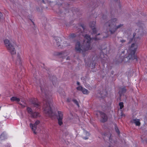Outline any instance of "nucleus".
<instances>
[{
	"label": "nucleus",
	"mask_w": 147,
	"mask_h": 147,
	"mask_svg": "<svg viewBox=\"0 0 147 147\" xmlns=\"http://www.w3.org/2000/svg\"><path fill=\"white\" fill-rule=\"evenodd\" d=\"M96 22L94 21L92 22H90L89 26L91 28L95 27Z\"/></svg>",
	"instance_id": "5701e85b"
},
{
	"label": "nucleus",
	"mask_w": 147,
	"mask_h": 147,
	"mask_svg": "<svg viewBox=\"0 0 147 147\" xmlns=\"http://www.w3.org/2000/svg\"><path fill=\"white\" fill-rule=\"evenodd\" d=\"M82 92L84 94H88L89 93V92L88 90L84 88H83Z\"/></svg>",
	"instance_id": "b1692460"
},
{
	"label": "nucleus",
	"mask_w": 147,
	"mask_h": 147,
	"mask_svg": "<svg viewBox=\"0 0 147 147\" xmlns=\"http://www.w3.org/2000/svg\"><path fill=\"white\" fill-rule=\"evenodd\" d=\"M91 38L90 36L86 34L84 37L83 45L80 44V41H77L75 45V49L78 53L82 52L84 56H85L84 52L90 49V46Z\"/></svg>",
	"instance_id": "f03ea898"
},
{
	"label": "nucleus",
	"mask_w": 147,
	"mask_h": 147,
	"mask_svg": "<svg viewBox=\"0 0 147 147\" xmlns=\"http://www.w3.org/2000/svg\"><path fill=\"white\" fill-rule=\"evenodd\" d=\"M114 73V71H112L111 72V74H112V75H113V74Z\"/></svg>",
	"instance_id": "4c0bfd02"
},
{
	"label": "nucleus",
	"mask_w": 147,
	"mask_h": 147,
	"mask_svg": "<svg viewBox=\"0 0 147 147\" xmlns=\"http://www.w3.org/2000/svg\"><path fill=\"white\" fill-rule=\"evenodd\" d=\"M92 29V34H96V33L97 31L96 30V28H95V27L93 28H91Z\"/></svg>",
	"instance_id": "bb28decb"
},
{
	"label": "nucleus",
	"mask_w": 147,
	"mask_h": 147,
	"mask_svg": "<svg viewBox=\"0 0 147 147\" xmlns=\"http://www.w3.org/2000/svg\"><path fill=\"white\" fill-rule=\"evenodd\" d=\"M16 63L17 64H21L22 63L21 58L20 57L19 55H18L17 59L16 61Z\"/></svg>",
	"instance_id": "412c9836"
},
{
	"label": "nucleus",
	"mask_w": 147,
	"mask_h": 147,
	"mask_svg": "<svg viewBox=\"0 0 147 147\" xmlns=\"http://www.w3.org/2000/svg\"><path fill=\"white\" fill-rule=\"evenodd\" d=\"M138 48V45L136 43H133L131 45L129 49L128 54V57L129 59L136 60L137 61V56L135 55V53Z\"/></svg>",
	"instance_id": "20e7f679"
},
{
	"label": "nucleus",
	"mask_w": 147,
	"mask_h": 147,
	"mask_svg": "<svg viewBox=\"0 0 147 147\" xmlns=\"http://www.w3.org/2000/svg\"><path fill=\"white\" fill-rule=\"evenodd\" d=\"M10 100L11 101H16L17 102H19L20 100V98H17V97L14 96L12 97L11 98Z\"/></svg>",
	"instance_id": "aec40b11"
},
{
	"label": "nucleus",
	"mask_w": 147,
	"mask_h": 147,
	"mask_svg": "<svg viewBox=\"0 0 147 147\" xmlns=\"http://www.w3.org/2000/svg\"><path fill=\"white\" fill-rule=\"evenodd\" d=\"M32 104L33 105V107H35L36 108L39 109L40 108V105L39 103L38 102L37 100L34 98L32 100Z\"/></svg>",
	"instance_id": "f8f14e48"
},
{
	"label": "nucleus",
	"mask_w": 147,
	"mask_h": 147,
	"mask_svg": "<svg viewBox=\"0 0 147 147\" xmlns=\"http://www.w3.org/2000/svg\"><path fill=\"white\" fill-rule=\"evenodd\" d=\"M7 139V136L4 132H3L0 136V139L1 140H4Z\"/></svg>",
	"instance_id": "a211bd4d"
},
{
	"label": "nucleus",
	"mask_w": 147,
	"mask_h": 147,
	"mask_svg": "<svg viewBox=\"0 0 147 147\" xmlns=\"http://www.w3.org/2000/svg\"><path fill=\"white\" fill-rule=\"evenodd\" d=\"M31 21H32V22L33 24L34 25V23L33 22H32V20H31Z\"/></svg>",
	"instance_id": "79ce46f5"
},
{
	"label": "nucleus",
	"mask_w": 147,
	"mask_h": 147,
	"mask_svg": "<svg viewBox=\"0 0 147 147\" xmlns=\"http://www.w3.org/2000/svg\"><path fill=\"white\" fill-rule=\"evenodd\" d=\"M99 113L101 117V121L102 123L106 122L108 120V117L107 115L101 111H99Z\"/></svg>",
	"instance_id": "6e6552de"
},
{
	"label": "nucleus",
	"mask_w": 147,
	"mask_h": 147,
	"mask_svg": "<svg viewBox=\"0 0 147 147\" xmlns=\"http://www.w3.org/2000/svg\"><path fill=\"white\" fill-rule=\"evenodd\" d=\"M115 1H117V0H114Z\"/></svg>",
	"instance_id": "c03bdc74"
},
{
	"label": "nucleus",
	"mask_w": 147,
	"mask_h": 147,
	"mask_svg": "<svg viewBox=\"0 0 147 147\" xmlns=\"http://www.w3.org/2000/svg\"><path fill=\"white\" fill-rule=\"evenodd\" d=\"M58 116L57 117L58 124L59 125H61L63 124L62 120L63 117V114L61 111H58Z\"/></svg>",
	"instance_id": "9b49d317"
},
{
	"label": "nucleus",
	"mask_w": 147,
	"mask_h": 147,
	"mask_svg": "<svg viewBox=\"0 0 147 147\" xmlns=\"http://www.w3.org/2000/svg\"><path fill=\"white\" fill-rule=\"evenodd\" d=\"M76 35L74 34H71L69 36L71 38H75L76 37Z\"/></svg>",
	"instance_id": "c756f323"
},
{
	"label": "nucleus",
	"mask_w": 147,
	"mask_h": 147,
	"mask_svg": "<svg viewBox=\"0 0 147 147\" xmlns=\"http://www.w3.org/2000/svg\"><path fill=\"white\" fill-rule=\"evenodd\" d=\"M115 131L119 135V134H120V131L118 129V127H117V126L116 125H115Z\"/></svg>",
	"instance_id": "a878e982"
},
{
	"label": "nucleus",
	"mask_w": 147,
	"mask_h": 147,
	"mask_svg": "<svg viewBox=\"0 0 147 147\" xmlns=\"http://www.w3.org/2000/svg\"><path fill=\"white\" fill-rule=\"evenodd\" d=\"M117 20V18H114L109 20L105 24V25L107 27V29L109 30L111 34L114 33L117 29L123 26V24H120L119 25L116 26V22Z\"/></svg>",
	"instance_id": "7ed1b4c3"
},
{
	"label": "nucleus",
	"mask_w": 147,
	"mask_h": 147,
	"mask_svg": "<svg viewBox=\"0 0 147 147\" xmlns=\"http://www.w3.org/2000/svg\"><path fill=\"white\" fill-rule=\"evenodd\" d=\"M42 2H43V3H45V1H44V0H42Z\"/></svg>",
	"instance_id": "a19ab883"
},
{
	"label": "nucleus",
	"mask_w": 147,
	"mask_h": 147,
	"mask_svg": "<svg viewBox=\"0 0 147 147\" xmlns=\"http://www.w3.org/2000/svg\"><path fill=\"white\" fill-rule=\"evenodd\" d=\"M21 106V107L23 108H24L25 107V106H24L23 105H22L21 103H18Z\"/></svg>",
	"instance_id": "473e14b6"
},
{
	"label": "nucleus",
	"mask_w": 147,
	"mask_h": 147,
	"mask_svg": "<svg viewBox=\"0 0 147 147\" xmlns=\"http://www.w3.org/2000/svg\"><path fill=\"white\" fill-rule=\"evenodd\" d=\"M70 101H71V99L70 98H68L67 99V102H70Z\"/></svg>",
	"instance_id": "72a5a7b5"
},
{
	"label": "nucleus",
	"mask_w": 147,
	"mask_h": 147,
	"mask_svg": "<svg viewBox=\"0 0 147 147\" xmlns=\"http://www.w3.org/2000/svg\"><path fill=\"white\" fill-rule=\"evenodd\" d=\"M40 116L39 113L38 112H33L31 115V117L33 118H36Z\"/></svg>",
	"instance_id": "f3484780"
},
{
	"label": "nucleus",
	"mask_w": 147,
	"mask_h": 147,
	"mask_svg": "<svg viewBox=\"0 0 147 147\" xmlns=\"http://www.w3.org/2000/svg\"><path fill=\"white\" fill-rule=\"evenodd\" d=\"M77 84L78 85H79L80 84V83L79 82H77Z\"/></svg>",
	"instance_id": "58836bf2"
},
{
	"label": "nucleus",
	"mask_w": 147,
	"mask_h": 147,
	"mask_svg": "<svg viewBox=\"0 0 147 147\" xmlns=\"http://www.w3.org/2000/svg\"><path fill=\"white\" fill-rule=\"evenodd\" d=\"M83 88L82 86H79L77 88V89L78 90L82 91Z\"/></svg>",
	"instance_id": "c85d7f7f"
},
{
	"label": "nucleus",
	"mask_w": 147,
	"mask_h": 147,
	"mask_svg": "<svg viewBox=\"0 0 147 147\" xmlns=\"http://www.w3.org/2000/svg\"><path fill=\"white\" fill-rule=\"evenodd\" d=\"M127 86H125L119 88V93L120 96L124 95V94L126 93L127 91Z\"/></svg>",
	"instance_id": "1a4fd4ad"
},
{
	"label": "nucleus",
	"mask_w": 147,
	"mask_h": 147,
	"mask_svg": "<svg viewBox=\"0 0 147 147\" xmlns=\"http://www.w3.org/2000/svg\"><path fill=\"white\" fill-rule=\"evenodd\" d=\"M131 122L133 123H134L137 126H140L141 123L140 122V120L138 119H134L131 120Z\"/></svg>",
	"instance_id": "2eb2a0df"
},
{
	"label": "nucleus",
	"mask_w": 147,
	"mask_h": 147,
	"mask_svg": "<svg viewBox=\"0 0 147 147\" xmlns=\"http://www.w3.org/2000/svg\"><path fill=\"white\" fill-rule=\"evenodd\" d=\"M120 41L122 43H123L125 42V40H121Z\"/></svg>",
	"instance_id": "f704fd0d"
},
{
	"label": "nucleus",
	"mask_w": 147,
	"mask_h": 147,
	"mask_svg": "<svg viewBox=\"0 0 147 147\" xmlns=\"http://www.w3.org/2000/svg\"><path fill=\"white\" fill-rule=\"evenodd\" d=\"M53 84L54 85H55L57 83V81L56 77L54 76H53L52 79Z\"/></svg>",
	"instance_id": "6ab92c4d"
},
{
	"label": "nucleus",
	"mask_w": 147,
	"mask_h": 147,
	"mask_svg": "<svg viewBox=\"0 0 147 147\" xmlns=\"http://www.w3.org/2000/svg\"><path fill=\"white\" fill-rule=\"evenodd\" d=\"M72 101L75 104L77 105L78 108L80 107V105L76 99H73L72 100Z\"/></svg>",
	"instance_id": "393cba45"
},
{
	"label": "nucleus",
	"mask_w": 147,
	"mask_h": 147,
	"mask_svg": "<svg viewBox=\"0 0 147 147\" xmlns=\"http://www.w3.org/2000/svg\"><path fill=\"white\" fill-rule=\"evenodd\" d=\"M3 14L0 12V20L3 19Z\"/></svg>",
	"instance_id": "7c9ffc66"
},
{
	"label": "nucleus",
	"mask_w": 147,
	"mask_h": 147,
	"mask_svg": "<svg viewBox=\"0 0 147 147\" xmlns=\"http://www.w3.org/2000/svg\"><path fill=\"white\" fill-rule=\"evenodd\" d=\"M98 94L99 95H98V97L103 98L107 96V93L106 90H103L102 91L100 92Z\"/></svg>",
	"instance_id": "ddd939ff"
},
{
	"label": "nucleus",
	"mask_w": 147,
	"mask_h": 147,
	"mask_svg": "<svg viewBox=\"0 0 147 147\" xmlns=\"http://www.w3.org/2000/svg\"><path fill=\"white\" fill-rule=\"evenodd\" d=\"M119 105L120 106V109H121L124 107L123 103V102H120L119 103Z\"/></svg>",
	"instance_id": "cd10ccee"
},
{
	"label": "nucleus",
	"mask_w": 147,
	"mask_h": 147,
	"mask_svg": "<svg viewBox=\"0 0 147 147\" xmlns=\"http://www.w3.org/2000/svg\"><path fill=\"white\" fill-rule=\"evenodd\" d=\"M58 53L59 55H62L63 54L64 52L63 51H61V52Z\"/></svg>",
	"instance_id": "2f4dec72"
},
{
	"label": "nucleus",
	"mask_w": 147,
	"mask_h": 147,
	"mask_svg": "<svg viewBox=\"0 0 147 147\" xmlns=\"http://www.w3.org/2000/svg\"><path fill=\"white\" fill-rule=\"evenodd\" d=\"M41 92V97L44 100L43 108L44 112L48 116L52 117L56 115V113L53 112L52 110L53 105L51 102V97L47 95L44 90L40 87Z\"/></svg>",
	"instance_id": "f257e3e1"
},
{
	"label": "nucleus",
	"mask_w": 147,
	"mask_h": 147,
	"mask_svg": "<svg viewBox=\"0 0 147 147\" xmlns=\"http://www.w3.org/2000/svg\"><path fill=\"white\" fill-rule=\"evenodd\" d=\"M102 34H100L99 33L98 34L96 35L95 36L94 38H90V42L92 40H94L95 41H97L101 40V37H102Z\"/></svg>",
	"instance_id": "4468645a"
},
{
	"label": "nucleus",
	"mask_w": 147,
	"mask_h": 147,
	"mask_svg": "<svg viewBox=\"0 0 147 147\" xmlns=\"http://www.w3.org/2000/svg\"><path fill=\"white\" fill-rule=\"evenodd\" d=\"M142 33L140 32V30H139L138 32L136 31V32H134L133 34V37L130 40V41H134L136 42L140 39V37L142 35Z\"/></svg>",
	"instance_id": "423d86ee"
},
{
	"label": "nucleus",
	"mask_w": 147,
	"mask_h": 147,
	"mask_svg": "<svg viewBox=\"0 0 147 147\" xmlns=\"http://www.w3.org/2000/svg\"><path fill=\"white\" fill-rule=\"evenodd\" d=\"M102 18H103V19H104V18H105V16H103V17H102Z\"/></svg>",
	"instance_id": "37998d69"
},
{
	"label": "nucleus",
	"mask_w": 147,
	"mask_h": 147,
	"mask_svg": "<svg viewBox=\"0 0 147 147\" xmlns=\"http://www.w3.org/2000/svg\"><path fill=\"white\" fill-rule=\"evenodd\" d=\"M4 44L9 52L12 55L16 54V50L14 46L10 43L8 39H5L4 41Z\"/></svg>",
	"instance_id": "39448f33"
},
{
	"label": "nucleus",
	"mask_w": 147,
	"mask_h": 147,
	"mask_svg": "<svg viewBox=\"0 0 147 147\" xmlns=\"http://www.w3.org/2000/svg\"><path fill=\"white\" fill-rule=\"evenodd\" d=\"M26 110L28 113H29L30 115L32 114L33 111L31 108L29 107H27Z\"/></svg>",
	"instance_id": "4be33fe9"
},
{
	"label": "nucleus",
	"mask_w": 147,
	"mask_h": 147,
	"mask_svg": "<svg viewBox=\"0 0 147 147\" xmlns=\"http://www.w3.org/2000/svg\"><path fill=\"white\" fill-rule=\"evenodd\" d=\"M40 123V122L39 120H37L34 124H33L31 123L30 124V127L31 128L32 130L33 131L34 133L35 134H36L35 131L36 129L37 125H38Z\"/></svg>",
	"instance_id": "9d476101"
},
{
	"label": "nucleus",
	"mask_w": 147,
	"mask_h": 147,
	"mask_svg": "<svg viewBox=\"0 0 147 147\" xmlns=\"http://www.w3.org/2000/svg\"><path fill=\"white\" fill-rule=\"evenodd\" d=\"M54 40H55L57 43V45L59 47L61 45V42L62 41L61 38L60 37H55L54 38Z\"/></svg>",
	"instance_id": "dca6fc26"
},
{
	"label": "nucleus",
	"mask_w": 147,
	"mask_h": 147,
	"mask_svg": "<svg viewBox=\"0 0 147 147\" xmlns=\"http://www.w3.org/2000/svg\"><path fill=\"white\" fill-rule=\"evenodd\" d=\"M104 55L102 53H100V57L101 58H102V57L101 56V55Z\"/></svg>",
	"instance_id": "e433bc0d"
},
{
	"label": "nucleus",
	"mask_w": 147,
	"mask_h": 147,
	"mask_svg": "<svg viewBox=\"0 0 147 147\" xmlns=\"http://www.w3.org/2000/svg\"><path fill=\"white\" fill-rule=\"evenodd\" d=\"M102 135H104L105 136L104 138H106V137H107L111 143H115V141L113 140L112 136V134L111 133H103Z\"/></svg>",
	"instance_id": "0eeeda50"
},
{
	"label": "nucleus",
	"mask_w": 147,
	"mask_h": 147,
	"mask_svg": "<svg viewBox=\"0 0 147 147\" xmlns=\"http://www.w3.org/2000/svg\"><path fill=\"white\" fill-rule=\"evenodd\" d=\"M81 26L82 27V28H83V30H84V25H81Z\"/></svg>",
	"instance_id": "c9c22d12"
},
{
	"label": "nucleus",
	"mask_w": 147,
	"mask_h": 147,
	"mask_svg": "<svg viewBox=\"0 0 147 147\" xmlns=\"http://www.w3.org/2000/svg\"><path fill=\"white\" fill-rule=\"evenodd\" d=\"M88 138H87V137H84V139H85V140H86V139H88Z\"/></svg>",
	"instance_id": "ea45409f"
},
{
	"label": "nucleus",
	"mask_w": 147,
	"mask_h": 147,
	"mask_svg": "<svg viewBox=\"0 0 147 147\" xmlns=\"http://www.w3.org/2000/svg\"><path fill=\"white\" fill-rule=\"evenodd\" d=\"M108 147H111L110 146H109Z\"/></svg>",
	"instance_id": "a18cd8bd"
}]
</instances>
